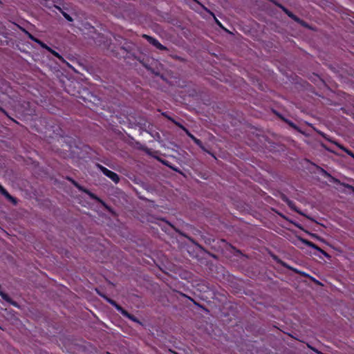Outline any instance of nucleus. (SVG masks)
I'll list each match as a JSON object with an SVG mask.
<instances>
[{
	"label": "nucleus",
	"instance_id": "nucleus-20",
	"mask_svg": "<svg viewBox=\"0 0 354 354\" xmlns=\"http://www.w3.org/2000/svg\"><path fill=\"white\" fill-rule=\"evenodd\" d=\"M162 162H163L165 165L170 167H171V169H173L174 170L177 171V169H175V168H174V167H171L170 165H169V164L167 163V162H166V161H162Z\"/></svg>",
	"mask_w": 354,
	"mask_h": 354
},
{
	"label": "nucleus",
	"instance_id": "nucleus-10",
	"mask_svg": "<svg viewBox=\"0 0 354 354\" xmlns=\"http://www.w3.org/2000/svg\"><path fill=\"white\" fill-rule=\"evenodd\" d=\"M122 315L126 317H127L128 319L132 320L133 322H137V323H139L140 324V321L136 317H134L133 315L129 314L127 310H124V312L122 313Z\"/></svg>",
	"mask_w": 354,
	"mask_h": 354
},
{
	"label": "nucleus",
	"instance_id": "nucleus-11",
	"mask_svg": "<svg viewBox=\"0 0 354 354\" xmlns=\"http://www.w3.org/2000/svg\"><path fill=\"white\" fill-rule=\"evenodd\" d=\"M0 296L2 297V299H3L5 301L10 303L11 304H12L13 306H17V304L16 302L15 301H12L10 298L8 297V295H6L5 292H3V291L0 290Z\"/></svg>",
	"mask_w": 354,
	"mask_h": 354
},
{
	"label": "nucleus",
	"instance_id": "nucleus-22",
	"mask_svg": "<svg viewBox=\"0 0 354 354\" xmlns=\"http://www.w3.org/2000/svg\"><path fill=\"white\" fill-rule=\"evenodd\" d=\"M286 12L288 13V16H290V17H292V18H293V19H296V18L293 16V15H292V14L289 13V12Z\"/></svg>",
	"mask_w": 354,
	"mask_h": 354
},
{
	"label": "nucleus",
	"instance_id": "nucleus-7",
	"mask_svg": "<svg viewBox=\"0 0 354 354\" xmlns=\"http://www.w3.org/2000/svg\"><path fill=\"white\" fill-rule=\"evenodd\" d=\"M104 297L110 304L114 306L115 309L121 314L124 312V309H123L120 306H119L115 301L104 296Z\"/></svg>",
	"mask_w": 354,
	"mask_h": 354
},
{
	"label": "nucleus",
	"instance_id": "nucleus-5",
	"mask_svg": "<svg viewBox=\"0 0 354 354\" xmlns=\"http://www.w3.org/2000/svg\"><path fill=\"white\" fill-rule=\"evenodd\" d=\"M186 134L198 146L200 147L203 151H205V147H203L201 141L196 138L194 135H192L188 130H186Z\"/></svg>",
	"mask_w": 354,
	"mask_h": 354
},
{
	"label": "nucleus",
	"instance_id": "nucleus-23",
	"mask_svg": "<svg viewBox=\"0 0 354 354\" xmlns=\"http://www.w3.org/2000/svg\"><path fill=\"white\" fill-rule=\"evenodd\" d=\"M1 111H3V113H6L4 110H3L2 109H0Z\"/></svg>",
	"mask_w": 354,
	"mask_h": 354
},
{
	"label": "nucleus",
	"instance_id": "nucleus-14",
	"mask_svg": "<svg viewBox=\"0 0 354 354\" xmlns=\"http://www.w3.org/2000/svg\"><path fill=\"white\" fill-rule=\"evenodd\" d=\"M176 126L179 127L180 129H182L185 133L186 130H188L186 129L184 126H183L180 123L178 122L177 121L174 120V122Z\"/></svg>",
	"mask_w": 354,
	"mask_h": 354
},
{
	"label": "nucleus",
	"instance_id": "nucleus-18",
	"mask_svg": "<svg viewBox=\"0 0 354 354\" xmlns=\"http://www.w3.org/2000/svg\"><path fill=\"white\" fill-rule=\"evenodd\" d=\"M205 8V10H207L208 12H209V13H210V14L214 17V19H215V20H216V24H217L218 25H219L220 26H221V24L220 23V21H218V20L216 19V17H215L214 15L212 12H210L209 10H208L206 8Z\"/></svg>",
	"mask_w": 354,
	"mask_h": 354
},
{
	"label": "nucleus",
	"instance_id": "nucleus-25",
	"mask_svg": "<svg viewBox=\"0 0 354 354\" xmlns=\"http://www.w3.org/2000/svg\"><path fill=\"white\" fill-rule=\"evenodd\" d=\"M80 97H82V96ZM82 98H83L84 100H86V98L84 97H82Z\"/></svg>",
	"mask_w": 354,
	"mask_h": 354
},
{
	"label": "nucleus",
	"instance_id": "nucleus-8",
	"mask_svg": "<svg viewBox=\"0 0 354 354\" xmlns=\"http://www.w3.org/2000/svg\"><path fill=\"white\" fill-rule=\"evenodd\" d=\"M104 297L110 304L114 306L115 309L121 314L124 312V309H123L120 306H119L115 301L104 296Z\"/></svg>",
	"mask_w": 354,
	"mask_h": 354
},
{
	"label": "nucleus",
	"instance_id": "nucleus-26",
	"mask_svg": "<svg viewBox=\"0 0 354 354\" xmlns=\"http://www.w3.org/2000/svg\"><path fill=\"white\" fill-rule=\"evenodd\" d=\"M352 158L354 159V155L352 156Z\"/></svg>",
	"mask_w": 354,
	"mask_h": 354
},
{
	"label": "nucleus",
	"instance_id": "nucleus-19",
	"mask_svg": "<svg viewBox=\"0 0 354 354\" xmlns=\"http://www.w3.org/2000/svg\"><path fill=\"white\" fill-rule=\"evenodd\" d=\"M162 115H163L165 118H167V119H169V120H171L172 122H174V121L175 120H174L172 118H171L170 116H169L168 115H167V113H162Z\"/></svg>",
	"mask_w": 354,
	"mask_h": 354
},
{
	"label": "nucleus",
	"instance_id": "nucleus-13",
	"mask_svg": "<svg viewBox=\"0 0 354 354\" xmlns=\"http://www.w3.org/2000/svg\"><path fill=\"white\" fill-rule=\"evenodd\" d=\"M286 203H287L288 205V206H289L292 209H294V210H295V211H296L297 212H298V213H299V214H303L301 212H299L298 209H297V208H296V207H295V203H294L292 201H290V200H288V199H287V198L286 199Z\"/></svg>",
	"mask_w": 354,
	"mask_h": 354
},
{
	"label": "nucleus",
	"instance_id": "nucleus-1",
	"mask_svg": "<svg viewBox=\"0 0 354 354\" xmlns=\"http://www.w3.org/2000/svg\"><path fill=\"white\" fill-rule=\"evenodd\" d=\"M97 167L106 176L112 180L115 183H119L120 177L116 173L99 164L97 165Z\"/></svg>",
	"mask_w": 354,
	"mask_h": 354
},
{
	"label": "nucleus",
	"instance_id": "nucleus-4",
	"mask_svg": "<svg viewBox=\"0 0 354 354\" xmlns=\"http://www.w3.org/2000/svg\"><path fill=\"white\" fill-rule=\"evenodd\" d=\"M301 242H303L305 245L309 246V247H311L314 249H316L319 251H320L324 256L326 257H328V254L324 252V250H322V249H320L318 246H317L315 244H314L313 243L308 241V240H306V239H301Z\"/></svg>",
	"mask_w": 354,
	"mask_h": 354
},
{
	"label": "nucleus",
	"instance_id": "nucleus-2",
	"mask_svg": "<svg viewBox=\"0 0 354 354\" xmlns=\"http://www.w3.org/2000/svg\"><path fill=\"white\" fill-rule=\"evenodd\" d=\"M142 37L144 38L147 39V41L151 44H152L153 46L156 47L158 49L161 50L167 49V48L165 46H164L163 45H162L156 39H155V38H153V37H152L151 36H149L147 35H143Z\"/></svg>",
	"mask_w": 354,
	"mask_h": 354
},
{
	"label": "nucleus",
	"instance_id": "nucleus-17",
	"mask_svg": "<svg viewBox=\"0 0 354 354\" xmlns=\"http://www.w3.org/2000/svg\"><path fill=\"white\" fill-rule=\"evenodd\" d=\"M26 34L28 35V38L30 39L32 41L36 42V40L37 39L35 38L33 35H32L30 33H29L28 31H25Z\"/></svg>",
	"mask_w": 354,
	"mask_h": 354
},
{
	"label": "nucleus",
	"instance_id": "nucleus-3",
	"mask_svg": "<svg viewBox=\"0 0 354 354\" xmlns=\"http://www.w3.org/2000/svg\"><path fill=\"white\" fill-rule=\"evenodd\" d=\"M36 43L38 44L41 48L47 50L48 52H50L51 54H53L54 56H55L56 57H57L59 60L61 61H64V58L62 57V56H61L58 53H57L56 51H55L54 50H53L51 48H50L49 46H48L46 44H44V42H42L41 40L39 39H37L36 40Z\"/></svg>",
	"mask_w": 354,
	"mask_h": 354
},
{
	"label": "nucleus",
	"instance_id": "nucleus-24",
	"mask_svg": "<svg viewBox=\"0 0 354 354\" xmlns=\"http://www.w3.org/2000/svg\"><path fill=\"white\" fill-rule=\"evenodd\" d=\"M166 223H167L168 225H171V224L169 223H168V221H165Z\"/></svg>",
	"mask_w": 354,
	"mask_h": 354
},
{
	"label": "nucleus",
	"instance_id": "nucleus-6",
	"mask_svg": "<svg viewBox=\"0 0 354 354\" xmlns=\"http://www.w3.org/2000/svg\"><path fill=\"white\" fill-rule=\"evenodd\" d=\"M104 297L110 304L114 306L115 309L121 314L124 312V309H123L120 306H119L115 301L104 296Z\"/></svg>",
	"mask_w": 354,
	"mask_h": 354
},
{
	"label": "nucleus",
	"instance_id": "nucleus-15",
	"mask_svg": "<svg viewBox=\"0 0 354 354\" xmlns=\"http://www.w3.org/2000/svg\"><path fill=\"white\" fill-rule=\"evenodd\" d=\"M68 180H69L70 181H71V182H72V183H73V185H74L77 188H78L80 190H83L82 187H81L78 183H77L75 180H73V179L69 178H68Z\"/></svg>",
	"mask_w": 354,
	"mask_h": 354
},
{
	"label": "nucleus",
	"instance_id": "nucleus-9",
	"mask_svg": "<svg viewBox=\"0 0 354 354\" xmlns=\"http://www.w3.org/2000/svg\"><path fill=\"white\" fill-rule=\"evenodd\" d=\"M0 193L3 195L8 199L15 202V199L11 196L9 193L0 185Z\"/></svg>",
	"mask_w": 354,
	"mask_h": 354
},
{
	"label": "nucleus",
	"instance_id": "nucleus-16",
	"mask_svg": "<svg viewBox=\"0 0 354 354\" xmlns=\"http://www.w3.org/2000/svg\"><path fill=\"white\" fill-rule=\"evenodd\" d=\"M62 15L65 17V19L66 20H68V21H73L72 17L69 15H68L67 13H66L64 12H62Z\"/></svg>",
	"mask_w": 354,
	"mask_h": 354
},
{
	"label": "nucleus",
	"instance_id": "nucleus-21",
	"mask_svg": "<svg viewBox=\"0 0 354 354\" xmlns=\"http://www.w3.org/2000/svg\"><path fill=\"white\" fill-rule=\"evenodd\" d=\"M322 172L324 174V175L326 176H330L329 174L327 171H326L325 170L322 169Z\"/></svg>",
	"mask_w": 354,
	"mask_h": 354
},
{
	"label": "nucleus",
	"instance_id": "nucleus-12",
	"mask_svg": "<svg viewBox=\"0 0 354 354\" xmlns=\"http://www.w3.org/2000/svg\"><path fill=\"white\" fill-rule=\"evenodd\" d=\"M335 144L339 148L341 149L342 150H343L344 151H345L348 155H349L350 156H353L354 155V153L349 149H346V147H344V146L337 143V142H335Z\"/></svg>",
	"mask_w": 354,
	"mask_h": 354
}]
</instances>
